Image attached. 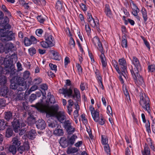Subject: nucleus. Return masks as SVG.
Masks as SVG:
<instances>
[{
  "instance_id": "obj_1",
  "label": "nucleus",
  "mask_w": 155,
  "mask_h": 155,
  "mask_svg": "<svg viewBox=\"0 0 155 155\" xmlns=\"http://www.w3.org/2000/svg\"><path fill=\"white\" fill-rule=\"evenodd\" d=\"M131 61L132 64L134 67L130 70L131 75L134 80L137 81H139L140 83L142 84L143 82V80L139 74V72L142 70V68L139 60L136 57L134 56Z\"/></svg>"
},
{
  "instance_id": "obj_2",
  "label": "nucleus",
  "mask_w": 155,
  "mask_h": 155,
  "mask_svg": "<svg viewBox=\"0 0 155 155\" xmlns=\"http://www.w3.org/2000/svg\"><path fill=\"white\" fill-rule=\"evenodd\" d=\"M58 109L57 104L51 106L46 112V116L47 117H49L55 116L58 120L61 123H63L66 119V117L63 112H58Z\"/></svg>"
},
{
  "instance_id": "obj_3",
  "label": "nucleus",
  "mask_w": 155,
  "mask_h": 155,
  "mask_svg": "<svg viewBox=\"0 0 155 155\" xmlns=\"http://www.w3.org/2000/svg\"><path fill=\"white\" fill-rule=\"evenodd\" d=\"M150 101L148 97L144 93H140L139 103L142 107L150 114L151 109L150 105Z\"/></svg>"
},
{
  "instance_id": "obj_4",
  "label": "nucleus",
  "mask_w": 155,
  "mask_h": 155,
  "mask_svg": "<svg viewBox=\"0 0 155 155\" xmlns=\"http://www.w3.org/2000/svg\"><path fill=\"white\" fill-rule=\"evenodd\" d=\"M4 50L5 53H9L11 58L17 59L16 48L12 42L8 43L5 45Z\"/></svg>"
},
{
  "instance_id": "obj_5",
  "label": "nucleus",
  "mask_w": 155,
  "mask_h": 155,
  "mask_svg": "<svg viewBox=\"0 0 155 155\" xmlns=\"http://www.w3.org/2000/svg\"><path fill=\"white\" fill-rule=\"evenodd\" d=\"M87 21L90 25L92 27L96 29L98 33L101 31V30L100 28V24L99 20L97 18L95 19L93 18L91 13H87Z\"/></svg>"
},
{
  "instance_id": "obj_6",
  "label": "nucleus",
  "mask_w": 155,
  "mask_h": 155,
  "mask_svg": "<svg viewBox=\"0 0 155 155\" xmlns=\"http://www.w3.org/2000/svg\"><path fill=\"white\" fill-rule=\"evenodd\" d=\"M11 58L7 60L5 58L4 61L5 65V69L7 71L8 73H10V75L11 76L13 75V73L15 72V69H14V66L13 63V61H11Z\"/></svg>"
},
{
  "instance_id": "obj_7",
  "label": "nucleus",
  "mask_w": 155,
  "mask_h": 155,
  "mask_svg": "<svg viewBox=\"0 0 155 155\" xmlns=\"http://www.w3.org/2000/svg\"><path fill=\"white\" fill-rule=\"evenodd\" d=\"M0 35L3 38V39L6 41H12L15 38V34L12 31H5L3 29H1L0 30Z\"/></svg>"
},
{
  "instance_id": "obj_8",
  "label": "nucleus",
  "mask_w": 155,
  "mask_h": 155,
  "mask_svg": "<svg viewBox=\"0 0 155 155\" xmlns=\"http://www.w3.org/2000/svg\"><path fill=\"white\" fill-rule=\"evenodd\" d=\"M59 93L63 94L65 97L67 96L68 97H72L73 91L71 87L68 88L67 87L60 89L58 91Z\"/></svg>"
},
{
  "instance_id": "obj_9",
  "label": "nucleus",
  "mask_w": 155,
  "mask_h": 155,
  "mask_svg": "<svg viewBox=\"0 0 155 155\" xmlns=\"http://www.w3.org/2000/svg\"><path fill=\"white\" fill-rule=\"evenodd\" d=\"M21 120L20 119H14L12 122V125L14 130L15 133H18L21 129Z\"/></svg>"
},
{
  "instance_id": "obj_10",
  "label": "nucleus",
  "mask_w": 155,
  "mask_h": 155,
  "mask_svg": "<svg viewBox=\"0 0 155 155\" xmlns=\"http://www.w3.org/2000/svg\"><path fill=\"white\" fill-rule=\"evenodd\" d=\"M121 71L125 74L127 72V65L126 60L124 58L119 59L118 61Z\"/></svg>"
},
{
  "instance_id": "obj_11",
  "label": "nucleus",
  "mask_w": 155,
  "mask_h": 155,
  "mask_svg": "<svg viewBox=\"0 0 155 155\" xmlns=\"http://www.w3.org/2000/svg\"><path fill=\"white\" fill-rule=\"evenodd\" d=\"M90 110L94 120L96 122H98L99 119V110H95L94 108L92 106H90Z\"/></svg>"
},
{
  "instance_id": "obj_12",
  "label": "nucleus",
  "mask_w": 155,
  "mask_h": 155,
  "mask_svg": "<svg viewBox=\"0 0 155 155\" xmlns=\"http://www.w3.org/2000/svg\"><path fill=\"white\" fill-rule=\"evenodd\" d=\"M30 149V146L28 140H25L23 145L20 146L18 148V151L19 153L22 154L25 151H28Z\"/></svg>"
},
{
  "instance_id": "obj_13",
  "label": "nucleus",
  "mask_w": 155,
  "mask_h": 155,
  "mask_svg": "<svg viewBox=\"0 0 155 155\" xmlns=\"http://www.w3.org/2000/svg\"><path fill=\"white\" fill-rule=\"evenodd\" d=\"M9 19L7 16H5L2 20L0 25L4 29H10L11 28V25L8 24Z\"/></svg>"
},
{
  "instance_id": "obj_14",
  "label": "nucleus",
  "mask_w": 155,
  "mask_h": 155,
  "mask_svg": "<svg viewBox=\"0 0 155 155\" xmlns=\"http://www.w3.org/2000/svg\"><path fill=\"white\" fill-rule=\"evenodd\" d=\"M36 125L37 127L40 130H43L46 127L45 122L42 119H39L36 122Z\"/></svg>"
},
{
  "instance_id": "obj_15",
  "label": "nucleus",
  "mask_w": 155,
  "mask_h": 155,
  "mask_svg": "<svg viewBox=\"0 0 155 155\" xmlns=\"http://www.w3.org/2000/svg\"><path fill=\"white\" fill-rule=\"evenodd\" d=\"M74 94H72V97L77 101L81 100V94L79 90L76 88H74Z\"/></svg>"
},
{
  "instance_id": "obj_16",
  "label": "nucleus",
  "mask_w": 155,
  "mask_h": 155,
  "mask_svg": "<svg viewBox=\"0 0 155 155\" xmlns=\"http://www.w3.org/2000/svg\"><path fill=\"white\" fill-rule=\"evenodd\" d=\"M45 38L46 41L48 43L50 46L52 47L54 46V44L53 42L54 41V38L51 35L48 34H46Z\"/></svg>"
},
{
  "instance_id": "obj_17",
  "label": "nucleus",
  "mask_w": 155,
  "mask_h": 155,
  "mask_svg": "<svg viewBox=\"0 0 155 155\" xmlns=\"http://www.w3.org/2000/svg\"><path fill=\"white\" fill-rule=\"evenodd\" d=\"M27 87V85L24 80L21 81V83L18 82V84L17 89V92L19 91L21 92L22 91L25 90Z\"/></svg>"
},
{
  "instance_id": "obj_18",
  "label": "nucleus",
  "mask_w": 155,
  "mask_h": 155,
  "mask_svg": "<svg viewBox=\"0 0 155 155\" xmlns=\"http://www.w3.org/2000/svg\"><path fill=\"white\" fill-rule=\"evenodd\" d=\"M100 58L102 64L104 72H105L106 70V67L107 65V62H106V59L104 55V54H101L100 55Z\"/></svg>"
},
{
  "instance_id": "obj_19",
  "label": "nucleus",
  "mask_w": 155,
  "mask_h": 155,
  "mask_svg": "<svg viewBox=\"0 0 155 155\" xmlns=\"http://www.w3.org/2000/svg\"><path fill=\"white\" fill-rule=\"evenodd\" d=\"M8 92V88L5 85H3L0 88V95L3 97H7Z\"/></svg>"
},
{
  "instance_id": "obj_20",
  "label": "nucleus",
  "mask_w": 155,
  "mask_h": 155,
  "mask_svg": "<svg viewBox=\"0 0 155 155\" xmlns=\"http://www.w3.org/2000/svg\"><path fill=\"white\" fill-rule=\"evenodd\" d=\"M64 3L62 1L58 0L56 4V8L60 12H64Z\"/></svg>"
},
{
  "instance_id": "obj_21",
  "label": "nucleus",
  "mask_w": 155,
  "mask_h": 155,
  "mask_svg": "<svg viewBox=\"0 0 155 155\" xmlns=\"http://www.w3.org/2000/svg\"><path fill=\"white\" fill-rule=\"evenodd\" d=\"M67 138L70 146H71L75 143L78 137L76 135L74 134L71 136H68Z\"/></svg>"
},
{
  "instance_id": "obj_22",
  "label": "nucleus",
  "mask_w": 155,
  "mask_h": 155,
  "mask_svg": "<svg viewBox=\"0 0 155 155\" xmlns=\"http://www.w3.org/2000/svg\"><path fill=\"white\" fill-rule=\"evenodd\" d=\"M104 12L107 17L110 18H112V13L109 5L106 4L105 5Z\"/></svg>"
},
{
  "instance_id": "obj_23",
  "label": "nucleus",
  "mask_w": 155,
  "mask_h": 155,
  "mask_svg": "<svg viewBox=\"0 0 155 155\" xmlns=\"http://www.w3.org/2000/svg\"><path fill=\"white\" fill-rule=\"evenodd\" d=\"M60 143L63 148H65L68 146H70L67 138H61L60 140Z\"/></svg>"
},
{
  "instance_id": "obj_24",
  "label": "nucleus",
  "mask_w": 155,
  "mask_h": 155,
  "mask_svg": "<svg viewBox=\"0 0 155 155\" xmlns=\"http://www.w3.org/2000/svg\"><path fill=\"white\" fill-rule=\"evenodd\" d=\"M141 152L142 155H151L150 150L147 144L145 143Z\"/></svg>"
},
{
  "instance_id": "obj_25",
  "label": "nucleus",
  "mask_w": 155,
  "mask_h": 155,
  "mask_svg": "<svg viewBox=\"0 0 155 155\" xmlns=\"http://www.w3.org/2000/svg\"><path fill=\"white\" fill-rule=\"evenodd\" d=\"M50 52L52 54L54 60L58 61L61 60V57L58 52L53 50H50Z\"/></svg>"
},
{
  "instance_id": "obj_26",
  "label": "nucleus",
  "mask_w": 155,
  "mask_h": 155,
  "mask_svg": "<svg viewBox=\"0 0 155 155\" xmlns=\"http://www.w3.org/2000/svg\"><path fill=\"white\" fill-rule=\"evenodd\" d=\"M47 98L46 100L47 102L48 103L54 104L55 103V100L53 95L51 94L50 92L48 93Z\"/></svg>"
},
{
  "instance_id": "obj_27",
  "label": "nucleus",
  "mask_w": 155,
  "mask_h": 155,
  "mask_svg": "<svg viewBox=\"0 0 155 155\" xmlns=\"http://www.w3.org/2000/svg\"><path fill=\"white\" fill-rule=\"evenodd\" d=\"M36 134L35 130L34 129H32L28 133L27 137L29 139L32 140L35 138Z\"/></svg>"
},
{
  "instance_id": "obj_28",
  "label": "nucleus",
  "mask_w": 155,
  "mask_h": 155,
  "mask_svg": "<svg viewBox=\"0 0 155 155\" xmlns=\"http://www.w3.org/2000/svg\"><path fill=\"white\" fill-rule=\"evenodd\" d=\"M95 73L96 75V77L98 81L99 84L100 83L102 84V78L101 76L99 71L97 69H96L95 71Z\"/></svg>"
},
{
  "instance_id": "obj_29",
  "label": "nucleus",
  "mask_w": 155,
  "mask_h": 155,
  "mask_svg": "<svg viewBox=\"0 0 155 155\" xmlns=\"http://www.w3.org/2000/svg\"><path fill=\"white\" fill-rule=\"evenodd\" d=\"M141 12L142 14V17L143 18L144 22L145 23H146V22L148 19V17L147 11L143 7L142 8Z\"/></svg>"
},
{
  "instance_id": "obj_30",
  "label": "nucleus",
  "mask_w": 155,
  "mask_h": 155,
  "mask_svg": "<svg viewBox=\"0 0 155 155\" xmlns=\"http://www.w3.org/2000/svg\"><path fill=\"white\" fill-rule=\"evenodd\" d=\"M36 122L35 118L34 117L33 115L31 114L29 117H28L27 122L29 125H31Z\"/></svg>"
},
{
  "instance_id": "obj_31",
  "label": "nucleus",
  "mask_w": 155,
  "mask_h": 155,
  "mask_svg": "<svg viewBox=\"0 0 155 155\" xmlns=\"http://www.w3.org/2000/svg\"><path fill=\"white\" fill-rule=\"evenodd\" d=\"M132 5L133 8L132 9L133 11L132 14L134 16H137L138 13L140 12L139 9L135 4L133 3Z\"/></svg>"
},
{
  "instance_id": "obj_32",
  "label": "nucleus",
  "mask_w": 155,
  "mask_h": 155,
  "mask_svg": "<svg viewBox=\"0 0 155 155\" xmlns=\"http://www.w3.org/2000/svg\"><path fill=\"white\" fill-rule=\"evenodd\" d=\"M15 77L12 78L11 80V85L10 88L14 90H17L18 85V83H15L14 81Z\"/></svg>"
},
{
  "instance_id": "obj_33",
  "label": "nucleus",
  "mask_w": 155,
  "mask_h": 155,
  "mask_svg": "<svg viewBox=\"0 0 155 155\" xmlns=\"http://www.w3.org/2000/svg\"><path fill=\"white\" fill-rule=\"evenodd\" d=\"M78 150L75 147H69L68 148L67 153L68 154L74 153L77 152Z\"/></svg>"
},
{
  "instance_id": "obj_34",
  "label": "nucleus",
  "mask_w": 155,
  "mask_h": 155,
  "mask_svg": "<svg viewBox=\"0 0 155 155\" xmlns=\"http://www.w3.org/2000/svg\"><path fill=\"white\" fill-rule=\"evenodd\" d=\"M8 123H5L4 120H0V130H2L8 126Z\"/></svg>"
},
{
  "instance_id": "obj_35",
  "label": "nucleus",
  "mask_w": 155,
  "mask_h": 155,
  "mask_svg": "<svg viewBox=\"0 0 155 155\" xmlns=\"http://www.w3.org/2000/svg\"><path fill=\"white\" fill-rule=\"evenodd\" d=\"M112 64L117 73L119 74H121V71L119 68L117 62L115 60H112Z\"/></svg>"
},
{
  "instance_id": "obj_36",
  "label": "nucleus",
  "mask_w": 155,
  "mask_h": 155,
  "mask_svg": "<svg viewBox=\"0 0 155 155\" xmlns=\"http://www.w3.org/2000/svg\"><path fill=\"white\" fill-rule=\"evenodd\" d=\"M54 134L55 135L58 136H61L63 135L64 131L61 129H57L54 131Z\"/></svg>"
},
{
  "instance_id": "obj_37",
  "label": "nucleus",
  "mask_w": 155,
  "mask_h": 155,
  "mask_svg": "<svg viewBox=\"0 0 155 155\" xmlns=\"http://www.w3.org/2000/svg\"><path fill=\"white\" fill-rule=\"evenodd\" d=\"M12 145H14L16 146H18L21 144V142L18 140L17 137H14L12 139Z\"/></svg>"
},
{
  "instance_id": "obj_38",
  "label": "nucleus",
  "mask_w": 155,
  "mask_h": 155,
  "mask_svg": "<svg viewBox=\"0 0 155 155\" xmlns=\"http://www.w3.org/2000/svg\"><path fill=\"white\" fill-rule=\"evenodd\" d=\"M13 133L12 130L10 127H9L6 130L5 136L7 137H10L12 136Z\"/></svg>"
},
{
  "instance_id": "obj_39",
  "label": "nucleus",
  "mask_w": 155,
  "mask_h": 155,
  "mask_svg": "<svg viewBox=\"0 0 155 155\" xmlns=\"http://www.w3.org/2000/svg\"><path fill=\"white\" fill-rule=\"evenodd\" d=\"M12 113L10 111L5 112V118L8 121L12 119Z\"/></svg>"
},
{
  "instance_id": "obj_40",
  "label": "nucleus",
  "mask_w": 155,
  "mask_h": 155,
  "mask_svg": "<svg viewBox=\"0 0 155 155\" xmlns=\"http://www.w3.org/2000/svg\"><path fill=\"white\" fill-rule=\"evenodd\" d=\"M16 147L17 146L14 145H12L9 147V150L13 154H15L16 152Z\"/></svg>"
},
{
  "instance_id": "obj_41",
  "label": "nucleus",
  "mask_w": 155,
  "mask_h": 155,
  "mask_svg": "<svg viewBox=\"0 0 155 155\" xmlns=\"http://www.w3.org/2000/svg\"><path fill=\"white\" fill-rule=\"evenodd\" d=\"M147 141L148 143V145H149L151 149L153 151H155V148L154 145L153 144V141L152 139L150 138H148L147 140Z\"/></svg>"
},
{
  "instance_id": "obj_42",
  "label": "nucleus",
  "mask_w": 155,
  "mask_h": 155,
  "mask_svg": "<svg viewBox=\"0 0 155 155\" xmlns=\"http://www.w3.org/2000/svg\"><path fill=\"white\" fill-rule=\"evenodd\" d=\"M35 107L38 111L41 112H43L44 111L43 105L40 103L37 104L35 105Z\"/></svg>"
},
{
  "instance_id": "obj_43",
  "label": "nucleus",
  "mask_w": 155,
  "mask_h": 155,
  "mask_svg": "<svg viewBox=\"0 0 155 155\" xmlns=\"http://www.w3.org/2000/svg\"><path fill=\"white\" fill-rule=\"evenodd\" d=\"M125 36L124 35L122 37V39L121 42V45L123 48H127V40L124 38Z\"/></svg>"
},
{
  "instance_id": "obj_44",
  "label": "nucleus",
  "mask_w": 155,
  "mask_h": 155,
  "mask_svg": "<svg viewBox=\"0 0 155 155\" xmlns=\"http://www.w3.org/2000/svg\"><path fill=\"white\" fill-rule=\"evenodd\" d=\"M123 91L124 95H125L127 100H130V97L128 92V91L127 88L124 86L123 87Z\"/></svg>"
},
{
  "instance_id": "obj_45",
  "label": "nucleus",
  "mask_w": 155,
  "mask_h": 155,
  "mask_svg": "<svg viewBox=\"0 0 155 155\" xmlns=\"http://www.w3.org/2000/svg\"><path fill=\"white\" fill-rule=\"evenodd\" d=\"M17 94H18L17 96L16 97V100H22L24 98V93L20 92L18 93L17 92Z\"/></svg>"
},
{
  "instance_id": "obj_46",
  "label": "nucleus",
  "mask_w": 155,
  "mask_h": 155,
  "mask_svg": "<svg viewBox=\"0 0 155 155\" xmlns=\"http://www.w3.org/2000/svg\"><path fill=\"white\" fill-rule=\"evenodd\" d=\"M64 127L65 129H67L71 126V121L70 120H65L64 123Z\"/></svg>"
},
{
  "instance_id": "obj_47",
  "label": "nucleus",
  "mask_w": 155,
  "mask_h": 155,
  "mask_svg": "<svg viewBox=\"0 0 155 155\" xmlns=\"http://www.w3.org/2000/svg\"><path fill=\"white\" fill-rule=\"evenodd\" d=\"M6 79L5 76H0V85H5L6 83Z\"/></svg>"
},
{
  "instance_id": "obj_48",
  "label": "nucleus",
  "mask_w": 155,
  "mask_h": 155,
  "mask_svg": "<svg viewBox=\"0 0 155 155\" xmlns=\"http://www.w3.org/2000/svg\"><path fill=\"white\" fill-rule=\"evenodd\" d=\"M25 45L27 46H28L32 44L30 38L25 37L24 40Z\"/></svg>"
},
{
  "instance_id": "obj_49",
  "label": "nucleus",
  "mask_w": 155,
  "mask_h": 155,
  "mask_svg": "<svg viewBox=\"0 0 155 155\" xmlns=\"http://www.w3.org/2000/svg\"><path fill=\"white\" fill-rule=\"evenodd\" d=\"M92 41L94 45L97 46V45L99 43L100 41L99 38L97 36H95L93 38Z\"/></svg>"
},
{
  "instance_id": "obj_50",
  "label": "nucleus",
  "mask_w": 155,
  "mask_h": 155,
  "mask_svg": "<svg viewBox=\"0 0 155 155\" xmlns=\"http://www.w3.org/2000/svg\"><path fill=\"white\" fill-rule=\"evenodd\" d=\"M148 72H153L155 71V64H151L148 66Z\"/></svg>"
},
{
  "instance_id": "obj_51",
  "label": "nucleus",
  "mask_w": 155,
  "mask_h": 155,
  "mask_svg": "<svg viewBox=\"0 0 155 155\" xmlns=\"http://www.w3.org/2000/svg\"><path fill=\"white\" fill-rule=\"evenodd\" d=\"M66 130L68 134H72L75 131V128L73 127L72 126H71L70 127H68Z\"/></svg>"
},
{
  "instance_id": "obj_52",
  "label": "nucleus",
  "mask_w": 155,
  "mask_h": 155,
  "mask_svg": "<svg viewBox=\"0 0 155 155\" xmlns=\"http://www.w3.org/2000/svg\"><path fill=\"white\" fill-rule=\"evenodd\" d=\"M40 44L41 46L44 48H48L50 46L49 44L46 41H42L40 42Z\"/></svg>"
},
{
  "instance_id": "obj_53",
  "label": "nucleus",
  "mask_w": 155,
  "mask_h": 155,
  "mask_svg": "<svg viewBox=\"0 0 155 155\" xmlns=\"http://www.w3.org/2000/svg\"><path fill=\"white\" fill-rule=\"evenodd\" d=\"M97 49L101 53V54L104 53V51L102 46V45L101 42H100L97 44Z\"/></svg>"
},
{
  "instance_id": "obj_54",
  "label": "nucleus",
  "mask_w": 155,
  "mask_h": 155,
  "mask_svg": "<svg viewBox=\"0 0 155 155\" xmlns=\"http://www.w3.org/2000/svg\"><path fill=\"white\" fill-rule=\"evenodd\" d=\"M36 94H32L29 98V101L31 103L33 101L35 100L36 98Z\"/></svg>"
},
{
  "instance_id": "obj_55",
  "label": "nucleus",
  "mask_w": 155,
  "mask_h": 155,
  "mask_svg": "<svg viewBox=\"0 0 155 155\" xmlns=\"http://www.w3.org/2000/svg\"><path fill=\"white\" fill-rule=\"evenodd\" d=\"M28 52L31 56H33L36 53V50L34 48H31L28 49Z\"/></svg>"
},
{
  "instance_id": "obj_56",
  "label": "nucleus",
  "mask_w": 155,
  "mask_h": 155,
  "mask_svg": "<svg viewBox=\"0 0 155 155\" xmlns=\"http://www.w3.org/2000/svg\"><path fill=\"white\" fill-rule=\"evenodd\" d=\"M101 142L103 144L105 145L107 144L108 143V140L107 139L106 137L104 136L103 135L101 136Z\"/></svg>"
},
{
  "instance_id": "obj_57",
  "label": "nucleus",
  "mask_w": 155,
  "mask_h": 155,
  "mask_svg": "<svg viewBox=\"0 0 155 155\" xmlns=\"http://www.w3.org/2000/svg\"><path fill=\"white\" fill-rule=\"evenodd\" d=\"M42 81V80L40 78H38L34 79L33 81V83L36 85H38L40 84Z\"/></svg>"
},
{
  "instance_id": "obj_58",
  "label": "nucleus",
  "mask_w": 155,
  "mask_h": 155,
  "mask_svg": "<svg viewBox=\"0 0 155 155\" xmlns=\"http://www.w3.org/2000/svg\"><path fill=\"white\" fill-rule=\"evenodd\" d=\"M99 119L97 122H99V124L101 125H104L105 123V120L102 116H99Z\"/></svg>"
},
{
  "instance_id": "obj_59",
  "label": "nucleus",
  "mask_w": 155,
  "mask_h": 155,
  "mask_svg": "<svg viewBox=\"0 0 155 155\" xmlns=\"http://www.w3.org/2000/svg\"><path fill=\"white\" fill-rule=\"evenodd\" d=\"M6 101L4 98L0 99V108H2L5 106Z\"/></svg>"
},
{
  "instance_id": "obj_60",
  "label": "nucleus",
  "mask_w": 155,
  "mask_h": 155,
  "mask_svg": "<svg viewBox=\"0 0 155 155\" xmlns=\"http://www.w3.org/2000/svg\"><path fill=\"white\" fill-rule=\"evenodd\" d=\"M85 29L87 35H90L91 33V28L88 24H85Z\"/></svg>"
},
{
  "instance_id": "obj_61",
  "label": "nucleus",
  "mask_w": 155,
  "mask_h": 155,
  "mask_svg": "<svg viewBox=\"0 0 155 155\" xmlns=\"http://www.w3.org/2000/svg\"><path fill=\"white\" fill-rule=\"evenodd\" d=\"M43 32V30L41 29H38L35 31L36 35L39 37H41Z\"/></svg>"
},
{
  "instance_id": "obj_62",
  "label": "nucleus",
  "mask_w": 155,
  "mask_h": 155,
  "mask_svg": "<svg viewBox=\"0 0 155 155\" xmlns=\"http://www.w3.org/2000/svg\"><path fill=\"white\" fill-rule=\"evenodd\" d=\"M105 151L107 154H109L110 152V149L109 145L108 144H105L104 147Z\"/></svg>"
},
{
  "instance_id": "obj_63",
  "label": "nucleus",
  "mask_w": 155,
  "mask_h": 155,
  "mask_svg": "<svg viewBox=\"0 0 155 155\" xmlns=\"http://www.w3.org/2000/svg\"><path fill=\"white\" fill-rule=\"evenodd\" d=\"M2 9L5 12H6V13L9 15L10 14V12L8 10L7 8H6V6L4 5H2L1 7Z\"/></svg>"
},
{
  "instance_id": "obj_64",
  "label": "nucleus",
  "mask_w": 155,
  "mask_h": 155,
  "mask_svg": "<svg viewBox=\"0 0 155 155\" xmlns=\"http://www.w3.org/2000/svg\"><path fill=\"white\" fill-rule=\"evenodd\" d=\"M83 144V141L82 140L78 141L76 143H75L74 144V146L76 147H79Z\"/></svg>"
}]
</instances>
